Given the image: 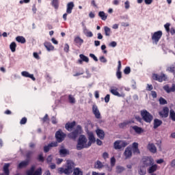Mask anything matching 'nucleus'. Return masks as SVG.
I'll return each mask as SVG.
<instances>
[{
    "label": "nucleus",
    "mask_w": 175,
    "mask_h": 175,
    "mask_svg": "<svg viewBox=\"0 0 175 175\" xmlns=\"http://www.w3.org/2000/svg\"><path fill=\"white\" fill-rule=\"evenodd\" d=\"M73 172V162L70 161H67V164L65 165V167L58 168L59 174H71Z\"/></svg>",
    "instance_id": "obj_1"
},
{
    "label": "nucleus",
    "mask_w": 175,
    "mask_h": 175,
    "mask_svg": "<svg viewBox=\"0 0 175 175\" xmlns=\"http://www.w3.org/2000/svg\"><path fill=\"white\" fill-rule=\"evenodd\" d=\"M87 142H88V140L85 135H81L77 141V150L80 151L81 150H83V148H88L90 146H88Z\"/></svg>",
    "instance_id": "obj_2"
},
{
    "label": "nucleus",
    "mask_w": 175,
    "mask_h": 175,
    "mask_svg": "<svg viewBox=\"0 0 175 175\" xmlns=\"http://www.w3.org/2000/svg\"><path fill=\"white\" fill-rule=\"evenodd\" d=\"M83 129L81 126L77 125L75 130L68 134V137L72 139V140H76L79 135L81 133Z\"/></svg>",
    "instance_id": "obj_3"
},
{
    "label": "nucleus",
    "mask_w": 175,
    "mask_h": 175,
    "mask_svg": "<svg viewBox=\"0 0 175 175\" xmlns=\"http://www.w3.org/2000/svg\"><path fill=\"white\" fill-rule=\"evenodd\" d=\"M141 116L144 121L148 124H151V122L154 120V116L146 109L141 111Z\"/></svg>",
    "instance_id": "obj_4"
},
{
    "label": "nucleus",
    "mask_w": 175,
    "mask_h": 175,
    "mask_svg": "<svg viewBox=\"0 0 175 175\" xmlns=\"http://www.w3.org/2000/svg\"><path fill=\"white\" fill-rule=\"evenodd\" d=\"M129 142L125 140H116L113 143V148L116 150H122V148H125L126 146H129Z\"/></svg>",
    "instance_id": "obj_5"
},
{
    "label": "nucleus",
    "mask_w": 175,
    "mask_h": 175,
    "mask_svg": "<svg viewBox=\"0 0 175 175\" xmlns=\"http://www.w3.org/2000/svg\"><path fill=\"white\" fill-rule=\"evenodd\" d=\"M163 35V33H162V31H157L152 33V43H154V44H158V42H159V40H161V38H162Z\"/></svg>",
    "instance_id": "obj_6"
},
{
    "label": "nucleus",
    "mask_w": 175,
    "mask_h": 175,
    "mask_svg": "<svg viewBox=\"0 0 175 175\" xmlns=\"http://www.w3.org/2000/svg\"><path fill=\"white\" fill-rule=\"evenodd\" d=\"M142 162L144 167H148L152 165H154V159L150 157H144L142 158Z\"/></svg>",
    "instance_id": "obj_7"
},
{
    "label": "nucleus",
    "mask_w": 175,
    "mask_h": 175,
    "mask_svg": "<svg viewBox=\"0 0 175 175\" xmlns=\"http://www.w3.org/2000/svg\"><path fill=\"white\" fill-rule=\"evenodd\" d=\"M66 137V134L62 132V130H59L55 133V139L57 143H62Z\"/></svg>",
    "instance_id": "obj_8"
},
{
    "label": "nucleus",
    "mask_w": 175,
    "mask_h": 175,
    "mask_svg": "<svg viewBox=\"0 0 175 175\" xmlns=\"http://www.w3.org/2000/svg\"><path fill=\"white\" fill-rule=\"evenodd\" d=\"M152 77L154 81H159V83H162V81H166V79H167L165 74H161V75L157 74H152Z\"/></svg>",
    "instance_id": "obj_9"
},
{
    "label": "nucleus",
    "mask_w": 175,
    "mask_h": 175,
    "mask_svg": "<svg viewBox=\"0 0 175 175\" xmlns=\"http://www.w3.org/2000/svg\"><path fill=\"white\" fill-rule=\"evenodd\" d=\"M53 147H58V143L57 142H52L47 146H44V152H49Z\"/></svg>",
    "instance_id": "obj_10"
},
{
    "label": "nucleus",
    "mask_w": 175,
    "mask_h": 175,
    "mask_svg": "<svg viewBox=\"0 0 175 175\" xmlns=\"http://www.w3.org/2000/svg\"><path fill=\"white\" fill-rule=\"evenodd\" d=\"M159 114L161 118H167L169 116V107H163V111H159Z\"/></svg>",
    "instance_id": "obj_11"
},
{
    "label": "nucleus",
    "mask_w": 175,
    "mask_h": 175,
    "mask_svg": "<svg viewBox=\"0 0 175 175\" xmlns=\"http://www.w3.org/2000/svg\"><path fill=\"white\" fill-rule=\"evenodd\" d=\"M88 136L89 139V142H88V144L89 147H91V146L92 145V143H95V142H96V139H95V136L94 135V133L92 132L88 133Z\"/></svg>",
    "instance_id": "obj_12"
},
{
    "label": "nucleus",
    "mask_w": 175,
    "mask_h": 175,
    "mask_svg": "<svg viewBox=\"0 0 175 175\" xmlns=\"http://www.w3.org/2000/svg\"><path fill=\"white\" fill-rule=\"evenodd\" d=\"M124 155L125 157V159L132 158V148L128 146L124 150Z\"/></svg>",
    "instance_id": "obj_13"
},
{
    "label": "nucleus",
    "mask_w": 175,
    "mask_h": 175,
    "mask_svg": "<svg viewBox=\"0 0 175 175\" xmlns=\"http://www.w3.org/2000/svg\"><path fill=\"white\" fill-rule=\"evenodd\" d=\"M131 151H133V154H140V150H139V144L137 142L133 143Z\"/></svg>",
    "instance_id": "obj_14"
},
{
    "label": "nucleus",
    "mask_w": 175,
    "mask_h": 175,
    "mask_svg": "<svg viewBox=\"0 0 175 175\" xmlns=\"http://www.w3.org/2000/svg\"><path fill=\"white\" fill-rule=\"evenodd\" d=\"M76 126V122L73 121L72 122H68L65 125V129L66 131H68V132H72V129Z\"/></svg>",
    "instance_id": "obj_15"
},
{
    "label": "nucleus",
    "mask_w": 175,
    "mask_h": 175,
    "mask_svg": "<svg viewBox=\"0 0 175 175\" xmlns=\"http://www.w3.org/2000/svg\"><path fill=\"white\" fill-rule=\"evenodd\" d=\"M133 123H135V121L133 120H125L123 122L119 124V128H120L121 129H124V128H126L127 125H129Z\"/></svg>",
    "instance_id": "obj_16"
},
{
    "label": "nucleus",
    "mask_w": 175,
    "mask_h": 175,
    "mask_svg": "<svg viewBox=\"0 0 175 175\" xmlns=\"http://www.w3.org/2000/svg\"><path fill=\"white\" fill-rule=\"evenodd\" d=\"M92 112L94 114L96 118H100V112H99V109H98V106H96V105H94L92 106Z\"/></svg>",
    "instance_id": "obj_17"
},
{
    "label": "nucleus",
    "mask_w": 175,
    "mask_h": 175,
    "mask_svg": "<svg viewBox=\"0 0 175 175\" xmlns=\"http://www.w3.org/2000/svg\"><path fill=\"white\" fill-rule=\"evenodd\" d=\"M163 90L167 94H170V92H175V85L173 84L171 88L169 87V85H165V86H163Z\"/></svg>",
    "instance_id": "obj_18"
},
{
    "label": "nucleus",
    "mask_w": 175,
    "mask_h": 175,
    "mask_svg": "<svg viewBox=\"0 0 175 175\" xmlns=\"http://www.w3.org/2000/svg\"><path fill=\"white\" fill-rule=\"evenodd\" d=\"M147 148L152 154H155L157 152V146H155V144L152 143H149L147 146Z\"/></svg>",
    "instance_id": "obj_19"
},
{
    "label": "nucleus",
    "mask_w": 175,
    "mask_h": 175,
    "mask_svg": "<svg viewBox=\"0 0 175 175\" xmlns=\"http://www.w3.org/2000/svg\"><path fill=\"white\" fill-rule=\"evenodd\" d=\"M73 8H75V3H73V1L68 3L66 13L68 14H70L72 13V11L73 10Z\"/></svg>",
    "instance_id": "obj_20"
},
{
    "label": "nucleus",
    "mask_w": 175,
    "mask_h": 175,
    "mask_svg": "<svg viewBox=\"0 0 175 175\" xmlns=\"http://www.w3.org/2000/svg\"><path fill=\"white\" fill-rule=\"evenodd\" d=\"M21 75L23 77H29V79H31V80H33V81H35V80H36L35 77H33V75L29 74V72H28L27 71H23L21 72Z\"/></svg>",
    "instance_id": "obj_21"
},
{
    "label": "nucleus",
    "mask_w": 175,
    "mask_h": 175,
    "mask_svg": "<svg viewBox=\"0 0 175 175\" xmlns=\"http://www.w3.org/2000/svg\"><path fill=\"white\" fill-rule=\"evenodd\" d=\"M44 47L46 49L47 51H53L54 50V46L51 42H46L44 43Z\"/></svg>",
    "instance_id": "obj_22"
},
{
    "label": "nucleus",
    "mask_w": 175,
    "mask_h": 175,
    "mask_svg": "<svg viewBox=\"0 0 175 175\" xmlns=\"http://www.w3.org/2000/svg\"><path fill=\"white\" fill-rule=\"evenodd\" d=\"M158 169V165L157 164H152L150 166V167L148 170V172L150 174H152V173L157 172V170Z\"/></svg>",
    "instance_id": "obj_23"
},
{
    "label": "nucleus",
    "mask_w": 175,
    "mask_h": 175,
    "mask_svg": "<svg viewBox=\"0 0 175 175\" xmlns=\"http://www.w3.org/2000/svg\"><path fill=\"white\" fill-rule=\"evenodd\" d=\"M132 129H133V131H135V133H137V135H140L144 132V130L142 127H139V126H133Z\"/></svg>",
    "instance_id": "obj_24"
},
{
    "label": "nucleus",
    "mask_w": 175,
    "mask_h": 175,
    "mask_svg": "<svg viewBox=\"0 0 175 175\" xmlns=\"http://www.w3.org/2000/svg\"><path fill=\"white\" fill-rule=\"evenodd\" d=\"M163 124L162 120L159 119H154V123H153V128L154 129H157V128H159V126H161V125Z\"/></svg>",
    "instance_id": "obj_25"
},
{
    "label": "nucleus",
    "mask_w": 175,
    "mask_h": 175,
    "mask_svg": "<svg viewBox=\"0 0 175 175\" xmlns=\"http://www.w3.org/2000/svg\"><path fill=\"white\" fill-rule=\"evenodd\" d=\"M96 135H97L98 137H99V139H100L101 140H103V139H105V131H103V130L97 129L96 131Z\"/></svg>",
    "instance_id": "obj_26"
},
{
    "label": "nucleus",
    "mask_w": 175,
    "mask_h": 175,
    "mask_svg": "<svg viewBox=\"0 0 175 175\" xmlns=\"http://www.w3.org/2000/svg\"><path fill=\"white\" fill-rule=\"evenodd\" d=\"M28 165H29V162L28 161H23L18 165V169H23L24 167H27Z\"/></svg>",
    "instance_id": "obj_27"
},
{
    "label": "nucleus",
    "mask_w": 175,
    "mask_h": 175,
    "mask_svg": "<svg viewBox=\"0 0 175 175\" xmlns=\"http://www.w3.org/2000/svg\"><path fill=\"white\" fill-rule=\"evenodd\" d=\"M16 42H18V43H21L22 44H24V43L27 42V40H25V38H24V36H18L16 38Z\"/></svg>",
    "instance_id": "obj_28"
},
{
    "label": "nucleus",
    "mask_w": 175,
    "mask_h": 175,
    "mask_svg": "<svg viewBox=\"0 0 175 175\" xmlns=\"http://www.w3.org/2000/svg\"><path fill=\"white\" fill-rule=\"evenodd\" d=\"M51 5L56 10H58L59 8V0H52Z\"/></svg>",
    "instance_id": "obj_29"
},
{
    "label": "nucleus",
    "mask_w": 175,
    "mask_h": 175,
    "mask_svg": "<svg viewBox=\"0 0 175 175\" xmlns=\"http://www.w3.org/2000/svg\"><path fill=\"white\" fill-rule=\"evenodd\" d=\"M98 17H100L103 21H106V20H107V15H106V13L103 11H100L98 12Z\"/></svg>",
    "instance_id": "obj_30"
},
{
    "label": "nucleus",
    "mask_w": 175,
    "mask_h": 175,
    "mask_svg": "<svg viewBox=\"0 0 175 175\" xmlns=\"http://www.w3.org/2000/svg\"><path fill=\"white\" fill-rule=\"evenodd\" d=\"M74 42L77 44H79V46H81L84 43V40L81 39L79 36L75 37Z\"/></svg>",
    "instance_id": "obj_31"
},
{
    "label": "nucleus",
    "mask_w": 175,
    "mask_h": 175,
    "mask_svg": "<svg viewBox=\"0 0 175 175\" xmlns=\"http://www.w3.org/2000/svg\"><path fill=\"white\" fill-rule=\"evenodd\" d=\"M9 166H10V164L6 163L3 166V172L5 175L10 174V171L9 170Z\"/></svg>",
    "instance_id": "obj_32"
},
{
    "label": "nucleus",
    "mask_w": 175,
    "mask_h": 175,
    "mask_svg": "<svg viewBox=\"0 0 175 175\" xmlns=\"http://www.w3.org/2000/svg\"><path fill=\"white\" fill-rule=\"evenodd\" d=\"M83 33L87 36V38H92L94 36V33L92 31H88L87 28L83 29Z\"/></svg>",
    "instance_id": "obj_33"
},
{
    "label": "nucleus",
    "mask_w": 175,
    "mask_h": 175,
    "mask_svg": "<svg viewBox=\"0 0 175 175\" xmlns=\"http://www.w3.org/2000/svg\"><path fill=\"white\" fill-rule=\"evenodd\" d=\"M94 167H95V169H102V167H103V163H102V161L98 160L94 163Z\"/></svg>",
    "instance_id": "obj_34"
},
{
    "label": "nucleus",
    "mask_w": 175,
    "mask_h": 175,
    "mask_svg": "<svg viewBox=\"0 0 175 175\" xmlns=\"http://www.w3.org/2000/svg\"><path fill=\"white\" fill-rule=\"evenodd\" d=\"M138 173H139V174H140V175H145L146 174V173H147V171H146V167H144V166H141V167H139V171H138Z\"/></svg>",
    "instance_id": "obj_35"
},
{
    "label": "nucleus",
    "mask_w": 175,
    "mask_h": 175,
    "mask_svg": "<svg viewBox=\"0 0 175 175\" xmlns=\"http://www.w3.org/2000/svg\"><path fill=\"white\" fill-rule=\"evenodd\" d=\"M104 31L105 36H110V35L111 34V29L107 26L104 27Z\"/></svg>",
    "instance_id": "obj_36"
},
{
    "label": "nucleus",
    "mask_w": 175,
    "mask_h": 175,
    "mask_svg": "<svg viewBox=\"0 0 175 175\" xmlns=\"http://www.w3.org/2000/svg\"><path fill=\"white\" fill-rule=\"evenodd\" d=\"M41 120L42 121L43 124H49V122H50V118H49V115L46 113L45 116L41 119Z\"/></svg>",
    "instance_id": "obj_37"
},
{
    "label": "nucleus",
    "mask_w": 175,
    "mask_h": 175,
    "mask_svg": "<svg viewBox=\"0 0 175 175\" xmlns=\"http://www.w3.org/2000/svg\"><path fill=\"white\" fill-rule=\"evenodd\" d=\"M16 47H17V44H16L14 42H12L10 44V49L12 53H14L16 51Z\"/></svg>",
    "instance_id": "obj_38"
},
{
    "label": "nucleus",
    "mask_w": 175,
    "mask_h": 175,
    "mask_svg": "<svg viewBox=\"0 0 175 175\" xmlns=\"http://www.w3.org/2000/svg\"><path fill=\"white\" fill-rule=\"evenodd\" d=\"M110 92L112 93L113 95H115V96L121 97V94L118 92V89H111Z\"/></svg>",
    "instance_id": "obj_39"
},
{
    "label": "nucleus",
    "mask_w": 175,
    "mask_h": 175,
    "mask_svg": "<svg viewBox=\"0 0 175 175\" xmlns=\"http://www.w3.org/2000/svg\"><path fill=\"white\" fill-rule=\"evenodd\" d=\"M33 152L29 150L26 153V161L30 162L31 157H32Z\"/></svg>",
    "instance_id": "obj_40"
},
{
    "label": "nucleus",
    "mask_w": 175,
    "mask_h": 175,
    "mask_svg": "<svg viewBox=\"0 0 175 175\" xmlns=\"http://www.w3.org/2000/svg\"><path fill=\"white\" fill-rule=\"evenodd\" d=\"M79 58L82 59L83 62H87V63L90 62V59L88 58V57L83 54L79 55Z\"/></svg>",
    "instance_id": "obj_41"
},
{
    "label": "nucleus",
    "mask_w": 175,
    "mask_h": 175,
    "mask_svg": "<svg viewBox=\"0 0 175 175\" xmlns=\"http://www.w3.org/2000/svg\"><path fill=\"white\" fill-rule=\"evenodd\" d=\"M59 155H63L64 157L69 155V151H68L66 149H61L59 150Z\"/></svg>",
    "instance_id": "obj_42"
},
{
    "label": "nucleus",
    "mask_w": 175,
    "mask_h": 175,
    "mask_svg": "<svg viewBox=\"0 0 175 175\" xmlns=\"http://www.w3.org/2000/svg\"><path fill=\"white\" fill-rule=\"evenodd\" d=\"M72 175H83V172H81L80 168H75L74 169Z\"/></svg>",
    "instance_id": "obj_43"
},
{
    "label": "nucleus",
    "mask_w": 175,
    "mask_h": 175,
    "mask_svg": "<svg viewBox=\"0 0 175 175\" xmlns=\"http://www.w3.org/2000/svg\"><path fill=\"white\" fill-rule=\"evenodd\" d=\"M170 118L172 121H175V111L173 109L170 111Z\"/></svg>",
    "instance_id": "obj_44"
},
{
    "label": "nucleus",
    "mask_w": 175,
    "mask_h": 175,
    "mask_svg": "<svg viewBox=\"0 0 175 175\" xmlns=\"http://www.w3.org/2000/svg\"><path fill=\"white\" fill-rule=\"evenodd\" d=\"M160 105H167V101L163 97H160L159 99Z\"/></svg>",
    "instance_id": "obj_45"
},
{
    "label": "nucleus",
    "mask_w": 175,
    "mask_h": 175,
    "mask_svg": "<svg viewBox=\"0 0 175 175\" xmlns=\"http://www.w3.org/2000/svg\"><path fill=\"white\" fill-rule=\"evenodd\" d=\"M125 168L122 166L118 165L116 167V173H122Z\"/></svg>",
    "instance_id": "obj_46"
},
{
    "label": "nucleus",
    "mask_w": 175,
    "mask_h": 175,
    "mask_svg": "<svg viewBox=\"0 0 175 175\" xmlns=\"http://www.w3.org/2000/svg\"><path fill=\"white\" fill-rule=\"evenodd\" d=\"M68 100L70 103H76V98L72 94L68 95Z\"/></svg>",
    "instance_id": "obj_47"
},
{
    "label": "nucleus",
    "mask_w": 175,
    "mask_h": 175,
    "mask_svg": "<svg viewBox=\"0 0 175 175\" xmlns=\"http://www.w3.org/2000/svg\"><path fill=\"white\" fill-rule=\"evenodd\" d=\"M35 173V166H31L30 170L27 171V175H33Z\"/></svg>",
    "instance_id": "obj_48"
},
{
    "label": "nucleus",
    "mask_w": 175,
    "mask_h": 175,
    "mask_svg": "<svg viewBox=\"0 0 175 175\" xmlns=\"http://www.w3.org/2000/svg\"><path fill=\"white\" fill-rule=\"evenodd\" d=\"M167 70L168 72H170L171 73H175V66H170L167 68Z\"/></svg>",
    "instance_id": "obj_49"
},
{
    "label": "nucleus",
    "mask_w": 175,
    "mask_h": 175,
    "mask_svg": "<svg viewBox=\"0 0 175 175\" xmlns=\"http://www.w3.org/2000/svg\"><path fill=\"white\" fill-rule=\"evenodd\" d=\"M116 77L118 79V80H120V79H122V72L120 70L116 71Z\"/></svg>",
    "instance_id": "obj_50"
},
{
    "label": "nucleus",
    "mask_w": 175,
    "mask_h": 175,
    "mask_svg": "<svg viewBox=\"0 0 175 175\" xmlns=\"http://www.w3.org/2000/svg\"><path fill=\"white\" fill-rule=\"evenodd\" d=\"M53 162V155L50 154L46 158V163L50 165Z\"/></svg>",
    "instance_id": "obj_51"
},
{
    "label": "nucleus",
    "mask_w": 175,
    "mask_h": 175,
    "mask_svg": "<svg viewBox=\"0 0 175 175\" xmlns=\"http://www.w3.org/2000/svg\"><path fill=\"white\" fill-rule=\"evenodd\" d=\"M124 75H129L131 73V67L127 66L124 70Z\"/></svg>",
    "instance_id": "obj_52"
},
{
    "label": "nucleus",
    "mask_w": 175,
    "mask_h": 175,
    "mask_svg": "<svg viewBox=\"0 0 175 175\" xmlns=\"http://www.w3.org/2000/svg\"><path fill=\"white\" fill-rule=\"evenodd\" d=\"M33 175H42V168H38L36 170V171L34 172V174Z\"/></svg>",
    "instance_id": "obj_53"
},
{
    "label": "nucleus",
    "mask_w": 175,
    "mask_h": 175,
    "mask_svg": "<svg viewBox=\"0 0 175 175\" xmlns=\"http://www.w3.org/2000/svg\"><path fill=\"white\" fill-rule=\"evenodd\" d=\"M27 118L25 117L23 118L20 121L21 125H25V124H27Z\"/></svg>",
    "instance_id": "obj_54"
},
{
    "label": "nucleus",
    "mask_w": 175,
    "mask_h": 175,
    "mask_svg": "<svg viewBox=\"0 0 175 175\" xmlns=\"http://www.w3.org/2000/svg\"><path fill=\"white\" fill-rule=\"evenodd\" d=\"M164 27L167 32H170V23H166L164 25Z\"/></svg>",
    "instance_id": "obj_55"
},
{
    "label": "nucleus",
    "mask_w": 175,
    "mask_h": 175,
    "mask_svg": "<svg viewBox=\"0 0 175 175\" xmlns=\"http://www.w3.org/2000/svg\"><path fill=\"white\" fill-rule=\"evenodd\" d=\"M38 160L39 162H44V157H43V154H40L38 155Z\"/></svg>",
    "instance_id": "obj_56"
},
{
    "label": "nucleus",
    "mask_w": 175,
    "mask_h": 175,
    "mask_svg": "<svg viewBox=\"0 0 175 175\" xmlns=\"http://www.w3.org/2000/svg\"><path fill=\"white\" fill-rule=\"evenodd\" d=\"M105 103H109L110 102V94H107L105 97Z\"/></svg>",
    "instance_id": "obj_57"
},
{
    "label": "nucleus",
    "mask_w": 175,
    "mask_h": 175,
    "mask_svg": "<svg viewBox=\"0 0 175 175\" xmlns=\"http://www.w3.org/2000/svg\"><path fill=\"white\" fill-rule=\"evenodd\" d=\"M90 57L94 59L96 62H98V57L94 55V53H90Z\"/></svg>",
    "instance_id": "obj_58"
},
{
    "label": "nucleus",
    "mask_w": 175,
    "mask_h": 175,
    "mask_svg": "<svg viewBox=\"0 0 175 175\" xmlns=\"http://www.w3.org/2000/svg\"><path fill=\"white\" fill-rule=\"evenodd\" d=\"M64 50L65 53H69V44H66Z\"/></svg>",
    "instance_id": "obj_59"
},
{
    "label": "nucleus",
    "mask_w": 175,
    "mask_h": 175,
    "mask_svg": "<svg viewBox=\"0 0 175 175\" xmlns=\"http://www.w3.org/2000/svg\"><path fill=\"white\" fill-rule=\"evenodd\" d=\"M111 166H114V165H116V158L114 157L111 158Z\"/></svg>",
    "instance_id": "obj_60"
},
{
    "label": "nucleus",
    "mask_w": 175,
    "mask_h": 175,
    "mask_svg": "<svg viewBox=\"0 0 175 175\" xmlns=\"http://www.w3.org/2000/svg\"><path fill=\"white\" fill-rule=\"evenodd\" d=\"M125 9H129L131 8V5H129V1H126L124 3Z\"/></svg>",
    "instance_id": "obj_61"
},
{
    "label": "nucleus",
    "mask_w": 175,
    "mask_h": 175,
    "mask_svg": "<svg viewBox=\"0 0 175 175\" xmlns=\"http://www.w3.org/2000/svg\"><path fill=\"white\" fill-rule=\"evenodd\" d=\"M100 62L103 63L107 62V59H106V57H105L104 56L100 57Z\"/></svg>",
    "instance_id": "obj_62"
},
{
    "label": "nucleus",
    "mask_w": 175,
    "mask_h": 175,
    "mask_svg": "<svg viewBox=\"0 0 175 175\" xmlns=\"http://www.w3.org/2000/svg\"><path fill=\"white\" fill-rule=\"evenodd\" d=\"M52 124H55L57 123V118L55 116L51 118Z\"/></svg>",
    "instance_id": "obj_63"
},
{
    "label": "nucleus",
    "mask_w": 175,
    "mask_h": 175,
    "mask_svg": "<svg viewBox=\"0 0 175 175\" xmlns=\"http://www.w3.org/2000/svg\"><path fill=\"white\" fill-rule=\"evenodd\" d=\"M92 175H106L105 173H98L96 172H92Z\"/></svg>",
    "instance_id": "obj_64"
}]
</instances>
